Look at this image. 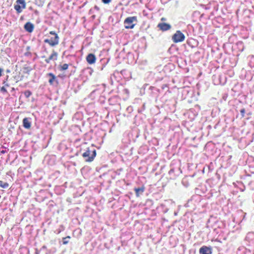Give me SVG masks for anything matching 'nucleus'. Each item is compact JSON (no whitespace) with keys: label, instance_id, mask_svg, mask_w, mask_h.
<instances>
[{"label":"nucleus","instance_id":"obj_9","mask_svg":"<svg viewBox=\"0 0 254 254\" xmlns=\"http://www.w3.org/2000/svg\"><path fill=\"white\" fill-rule=\"evenodd\" d=\"M24 29L29 33L33 32L34 29V25L30 22H27L24 26Z\"/></svg>","mask_w":254,"mask_h":254},{"label":"nucleus","instance_id":"obj_1","mask_svg":"<svg viewBox=\"0 0 254 254\" xmlns=\"http://www.w3.org/2000/svg\"><path fill=\"white\" fill-rule=\"evenodd\" d=\"M85 161L87 162L93 161L96 156V151L95 149L88 147L82 154Z\"/></svg>","mask_w":254,"mask_h":254},{"label":"nucleus","instance_id":"obj_16","mask_svg":"<svg viewBox=\"0 0 254 254\" xmlns=\"http://www.w3.org/2000/svg\"><path fill=\"white\" fill-rule=\"evenodd\" d=\"M24 94L25 96L28 98L32 95V92L29 90H26L24 92Z\"/></svg>","mask_w":254,"mask_h":254},{"label":"nucleus","instance_id":"obj_12","mask_svg":"<svg viewBox=\"0 0 254 254\" xmlns=\"http://www.w3.org/2000/svg\"><path fill=\"white\" fill-rule=\"evenodd\" d=\"M23 126L26 129H29L31 126V122L27 118H25L23 120Z\"/></svg>","mask_w":254,"mask_h":254},{"label":"nucleus","instance_id":"obj_14","mask_svg":"<svg viewBox=\"0 0 254 254\" xmlns=\"http://www.w3.org/2000/svg\"><path fill=\"white\" fill-rule=\"evenodd\" d=\"M68 68V64H64L63 65H60L59 68L61 71H64L67 69Z\"/></svg>","mask_w":254,"mask_h":254},{"label":"nucleus","instance_id":"obj_18","mask_svg":"<svg viewBox=\"0 0 254 254\" xmlns=\"http://www.w3.org/2000/svg\"><path fill=\"white\" fill-rule=\"evenodd\" d=\"M245 112H246V110L244 108H243L241 110L240 113L241 114L242 118L245 117Z\"/></svg>","mask_w":254,"mask_h":254},{"label":"nucleus","instance_id":"obj_6","mask_svg":"<svg viewBox=\"0 0 254 254\" xmlns=\"http://www.w3.org/2000/svg\"><path fill=\"white\" fill-rule=\"evenodd\" d=\"M200 254H212V249L205 246L201 247L199 251Z\"/></svg>","mask_w":254,"mask_h":254},{"label":"nucleus","instance_id":"obj_20","mask_svg":"<svg viewBox=\"0 0 254 254\" xmlns=\"http://www.w3.org/2000/svg\"><path fill=\"white\" fill-rule=\"evenodd\" d=\"M112 0H102V1L105 4L109 3Z\"/></svg>","mask_w":254,"mask_h":254},{"label":"nucleus","instance_id":"obj_3","mask_svg":"<svg viewBox=\"0 0 254 254\" xmlns=\"http://www.w3.org/2000/svg\"><path fill=\"white\" fill-rule=\"evenodd\" d=\"M136 17H127L125 21V27L127 29H132L135 25V22H136Z\"/></svg>","mask_w":254,"mask_h":254},{"label":"nucleus","instance_id":"obj_4","mask_svg":"<svg viewBox=\"0 0 254 254\" xmlns=\"http://www.w3.org/2000/svg\"><path fill=\"white\" fill-rule=\"evenodd\" d=\"M185 38L184 34L179 30L177 31L172 37V40L175 43L183 41Z\"/></svg>","mask_w":254,"mask_h":254},{"label":"nucleus","instance_id":"obj_5","mask_svg":"<svg viewBox=\"0 0 254 254\" xmlns=\"http://www.w3.org/2000/svg\"><path fill=\"white\" fill-rule=\"evenodd\" d=\"M25 6L26 3L24 0H17L14 5V8L18 12H20L22 9L25 7Z\"/></svg>","mask_w":254,"mask_h":254},{"label":"nucleus","instance_id":"obj_17","mask_svg":"<svg viewBox=\"0 0 254 254\" xmlns=\"http://www.w3.org/2000/svg\"><path fill=\"white\" fill-rule=\"evenodd\" d=\"M66 239H70V237L67 236L66 237L63 238V244L64 245H66L68 243V241L65 240Z\"/></svg>","mask_w":254,"mask_h":254},{"label":"nucleus","instance_id":"obj_19","mask_svg":"<svg viewBox=\"0 0 254 254\" xmlns=\"http://www.w3.org/2000/svg\"><path fill=\"white\" fill-rule=\"evenodd\" d=\"M0 91L3 93L7 92V90L4 86H2L0 88Z\"/></svg>","mask_w":254,"mask_h":254},{"label":"nucleus","instance_id":"obj_2","mask_svg":"<svg viewBox=\"0 0 254 254\" xmlns=\"http://www.w3.org/2000/svg\"><path fill=\"white\" fill-rule=\"evenodd\" d=\"M50 34L54 35V37H52L51 39H46L44 40V42L48 43L52 47H54L57 45L59 42V37L57 34L53 31L50 32Z\"/></svg>","mask_w":254,"mask_h":254},{"label":"nucleus","instance_id":"obj_22","mask_svg":"<svg viewBox=\"0 0 254 254\" xmlns=\"http://www.w3.org/2000/svg\"><path fill=\"white\" fill-rule=\"evenodd\" d=\"M3 72V69L0 68V77L2 75V73Z\"/></svg>","mask_w":254,"mask_h":254},{"label":"nucleus","instance_id":"obj_15","mask_svg":"<svg viewBox=\"0 0 254 254\" xmlns=\"http://www.w3.org/2000/svg\"><path fill=\"white\" fill-rule=\"evenodd\" d=\"M9 185L7 183L3 182L2 181H0V187L2 188L5 189L8 188Z\"/></svg>","mask_w":254,"mask_h":254},{"label":"nucleus","instance_id":"obj_21","mask_svg":"<svg viewBox=\"0 0 254 254\" xmlns=\"http://www.w3.org/2000/svg\"><path fill=\"white\" fill-rule=\"evenodd\" d=\"M7 78L6 79V80H4L3 81V84H4L5 86H6V87H8L9 86V85L8 84V83H7Z\"/></svg>","mask_w":254,"mask_h":254},{"label":"nucleus","instance_id":"obj_7","mask_svg":"<svg viewBox=\"0 0 254 254\" xmlns=\"http://www.w3.org/2000/svg\"><path fill=\"white\" fill-rule=\"evenodd\" d=\"M86 60L87 62L89 64H92L95 63L96 60V56H95V55H94L93 54H89L87 56V57L86 58Z\"/></svg>","mask_w":254,"mask_h":254},{"label":"nucleus","instance_id":"obj_23","mask_svg":"<svg viewBox=\"0 0 254 254\" xmlns=\"http://www.w3.org/2000/svg\"><path fill=\"white\" fill-rule=\"evenodd\" d=\"M165 18L164 17H162L161 18V21H165Z\"/></svg>","mask_w":254,"mask_h":254},{"label":"nucleus","instance_id":"obj_11","mask_svg":"<svg viewBox=\"0 0 254 254\" xmlns=\"http://www.w3.org/2000/svg\"><path fill=\"white\" fill-rule=\"evenodd\" d=\"M47 76L50 77V79H49V83L51 85H53L55 81L58 82L57 78L53 73H49L47 74Z\"/></svg>","mask_w":254,"mask_h":254},{"label":"nucleus","instance_id":"obj_8","mask_svg":"<svg viewBox=\"0 0 254 254\" xmlns=\"http://www.w3.org/2000/svg\"><path fill=\"white\" fill-rule=\"evenodd\" d=\"M58 58V53L53 51L50 56L45 60V62L47 64H49L51 61H56Z\"/></svg>","mask_w":254,"mask_h":254},{"label":"nucleus","instance_id":"obj_13","mask_svg":"<svg viewBox=\"0 0 254 254\" xmlns=\"http://www.w3.org/2000/svg\"><path fill=\"white\" fill-rule=\"evenodd\" d=\"M134 191L135 192V195L137 197H139L140 195V193H142L145 190V187L142 186L140 188H134Z\"/></svg>","mask_w":254,"mask_h":254},{"label":"nucleus","instance_id":"obj_10","mask_svg":"<svg viewBox=\"0 0 254 254\" xmlns=\"http://www.w3.org/2000/svg\"><path fill=\"white\" fill-rule=\"evenodd\" d=\"M158 27L163 31H167L171 28V25L166 23H160L158 24Z\"/></svg>","mask_w":254,"mask_h":254}]
</instances>
